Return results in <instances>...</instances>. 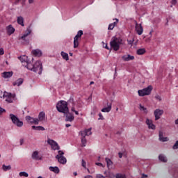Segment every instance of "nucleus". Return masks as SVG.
Listing matches in <instances>:
<instances>
[{"label":"nucleus","instance_id":"obj_9","mask_svg":"<svg viewBox=\"0 0 178 178\" xmlns=\"http://www.w3.org/2000/svg\"><path fill=\"white\" fill-rule=\"evenodd\" d=\"M47 143V144H49V145H50L53 151H58V152L60 151V147L59 146V144H58V142L55 141L53 139L48 138Z\"/></svg>","mask_w":178,"mask_h":178},{"label":"nucleus","instance_id":"obj_53","mask_svg":"<svg viewBox=\"0 0 178 178\" xmlns=\"http://www.w3.org/2000/svg\"><path fill=\"white\" fill-rule=\"evenodd\" d=\"M5 54V51H3V48H0V55H3Z\"/></svg>","mask_w":178,"mask_h":178},{"label":"nucleus","instance_id":"obj_57","mask_svg":"<svg viewBox=\"0 0 178 178\" xmlns=\"http://www.w3.org/2000/svg\"><path fill=\"white\" fill-rule=\"evenodd\" d=\"M84 178H92V176L87 175V176H85Z\"/></svg>","mask_w":178,"mask_h":178},{"label":"nucleus","instance_id":"obj_43","mask_svg":"<svg viewBox=\"0 0 178 178\" xmlns=\"http://www.w3.org/2000/svg\"><path fill=\"white\" fill-rule=\"evenodd\" d=\"M105 118H104V115H102V113H99V120H104Z\"/></svg>","mask_w":178,"mask_h":178},{"label":"nucleus","instance_id":"obj_60","mask_svg":"<svg viewBox=\"0 0 178 178\" xmlns=\"http://www.w3.org/2000/svg\"><path fill=\"white\" fill-rule=\"evenodd\" d=\"M2 94H3V92L2 90H0V98H2Z\"/></svg>","mask_w":178,"mask_h":178},{"label":"nucleus","instance_id":"obj_46","mask_svg":"<svg viewBox=\"0 0 178 178\" xmlns=\"http://www.w3.org/2000/svg\"><path fill=\"white\" fill-rule=\"evenodd\" d=\"M95 165H97V166H101L102 168H105V165L102 164V163H96Z\"/></svg>","mask_w":178,"mask_h":178},{"label":"nucleus","instance_id":"obj_25","mask_svg":"<svg viewBox=\"0 0 178 178\" xmlns=\"http://www.w3.org/2000/svg\"><path fill=\"white\" fill-rule=\"evenodd\" d=\"M71 112L75 113V115H79V106L74 104L71 108Z\"/></svg>","mask_w":178,"mask_h":178},{"label":"nucleus","instance_id":"obj_13","mask_svg":"<svg viewBox=\"0 0 178 178\" xmlns=\"http://www.w3.org/2000/svg\"><path fill=\"white\" fill-rule=\"evenodd\" d=\"M135 30L138 35H141L144 33V28L141 24L137 23V21H135Z\"/></svg>","mask_w":178,"mask_h":178},{"label":"nucleus","instance_id":"obj_8","mask_svg":"<svg viewBox=\"0 0 178 178\" xmlns=\"http://www.w3.org/2000/svg\"><path fill=\"white\" fill-rule=\"evenodd\" d=\"M58 154L56 156V159L58 160V162L61 163V165H66L67 160L65 156H63V155H65V152L62 150H58Z\"/></svg>","mask_w":178,"mask_h":178},{"label":"nucleus","instance_id":"obj_54","mask_svg":"<svg viewBox=\"0 0 178 178\" xmlns=\"http://www.w3.org/2000/svg\"><path fill=\"white\" fill-rule=\"evenodd\" d=\"M171 3H172V5H176V3H177V1L172 0Z\"/></svg>","mask_w":178,"mask_h":178},{"label":"nucleus","instance_id":"obj_45","mask_svg":"<svg viewBox=\"0 0 178 178\" xmlns=\"http://www.w3.org/2000/svg\"><path fill=\"white\" fill-rule=\"evenodd\" d=\"M96 178H105V176L102 175V174H97Z\"/></svg>","mask_w":178,"mask_h":178},{"label":"nucleus","instance_id":"obj_22","mask_svg":"<svg viewBox=\"0 0 178 178\" xmlns=\"http://www.w3.org/2000/svg\"><path fill=\"white\" fill-rule=\"evenodd\" d=\"M24 81L23 80V79L19 78L13 83V86L14 87H20V86H22V84H23Z\"/></svg>","mask_w":178,"mask_h":178},{"label":"nucleus","instance_id":"obj_39","mask_svg":"<svg viewBox=\"0 0 178 178\" xmlns=\"http://www.w3.org/2000/svg\"><path fill=\"white\" fill-rule=\"evenodd\" d=\"M155 99H156V101H162V97H161V95H156L154 97Z\"/></svg>","mask_w":178,"mask_h":178},{"label":"nucleus","instance_id":"obj_41","mask_svg":"<svg viewBox=\"0 0 178 178\" xmlns=\"http://www.w3.org/2000/svg\"><path fill=\"white\" fill-rule=\"evenodd\" d=\"M44 130H45V128H44V127L38 126L37 131H44Z\"/></svg>","mask_w":178,"mask_h":178},{"label":"nucleus","instance_id":"obj_51","mask_svg":"<svg viewBox=\"0 0 178 178\" xmlns=\"http://www.w3.org/2000/svg\"><path fill=\"white\" fill-rule=\"evenodd\" d=\"M35 1V0H28V3H29V5H33Z\"/></svg>","mask_w":178,"mask_h":178},{"label":"nucleus","instance_id":"obj_10","mask_svg":"<svg viewBox=\"0 0 178 178\" xmlns=\"http://www.w3.org/2000/svg\"><path fill=\"white\" fill-rule=\"evenodd\" d=\"M33 33V28L31 26H28L24 32V33L19 38L22 41H27V37Z\"/></svg>","mask_w":178,"mask_h":178},{"label":"nucleus","instance_id":"obj_34","mask_svg":"<svg viewBox=\"0 0 178 178\" xmlns=\"http://www.w3.org/2000/svg\"><path fill=\"white\" fill-rule=\"evenodd\" d=\"M145 52H147V51L144 48L139 49L136 51L137 55H144V54H145Z\"/></svg>","mask_w":178,"mask_h":178},{"label":"nucleus","instance_id":"obj_23","mask_svg":"<svg viewBox=\"0 0 178 178\" xmlns=\"http://www.w3.org/2000/svg\"><path fill=\"white\" fill-rule=\"evenodd\" d=\"M112 111V104L107 103V107H104L102 109V112L104 113H109Z\"/></svg>","mask_w":178,"mask_h":178},{"label":"nucleus","instance_id":"obj_28","mask_svg":"<svg viewBox=\"0 0 178 178\" xmlns=\"http://www.w3.org/2000/svg\"><path fill=\"white\" fill-rule=\"evenodd\" d=\"M33 55H35V56H42V51L41 50L36 49L32 51Z\"/></svg>","mask_w":178,"mask_h":178},{"label":"nucleus","instance_id":"obj_19","mask_svg":"<svg viewBox=\"0 0 178 178\" xmlns=\"http://www.w3.org/2000/svg\"><path fill=\"white\" fill-rule=\"evenodd\" d=\"M19 60H21L23 66H24L25 67L26 66H27V65H29V63H31L29 61V58H27V56H22L19 57Z\"/></svg>","mask_w":178,"mask_h":178},{"label":"nucleus","instance_id":"obj_3","mask_svg":"<svg viewBox=\"0 0 178 178\" xmlns=\"http://www.w3.org/2000/svg\"><path fill=\"white\" fill-rule=\"evenodd\" d=\"M79 134L81 135V141L82 144V147H86L87 145V139H86V136H91V128L85 129L84 131H81L79 132Z\"/></svg>","mask_w":178,"mask_h":178},{"label":"nucleus","instance_id":"obj_31","mask_svg":"<svg viewBox=\"0 0 178 178\" xmlns=\"http://www.w3.org/2000/svg\"><path fill=\"white\" fill-rule=\"evenodd\" d=\"M2 170L4 172H8V170H12V165H6L5 164H3L2 165Z\"/></svg>","mask_w":178,"mask_h":178},{"label":"nucleus","instance_id":"obj_50","mask_svg":"<svg viewBox=\"0 0 178 178\" xmlns=\"http://www.w3.org/2000/svg\"><path fill=\"white\" fill-rule=\"evenodd\" d=\"M152 33H154V30H151L149 33V35H150V37L149 38V40H151V38L152 37Z\"/></svg>","mask_w":178,"mask_h":178},{"label":"nucleus","instance_id":"obj_20","mask_svg":"<svg viewBox=\"0 0 178 178\" xmlns=\"http://www.w3.org/2000/svg\"><path fill=\"white\" fill-rule=\"evenodd\" d=\"M13 76V72L10 71V72H3L1 73V76L3 79H10Z\"/></svg>","mask_w":178,"mask_h":178},{"label":"nucleus","instance_id":"obj_64","mask_svg":"<svg viewBox=\"0 0 178 178\" xmlns=\"http://www.w3.org/2000/svg\"><path fill=\"white\" fill-rule=\"evenodd\" d=\"M74 176H77V172H74Z\"/></svg>","mask_w":178,"mask_h":178},{"label":"nucleus","instance_id":"obj_37","mask_svg":"<svg viewBox=\"0 0 178 178\" xmlns=\"http://www.w3.org/2000/svg\"><path fill=\"white\" fill-rule=\"evenodd\" d=\"M19 175L20 177H29V173L24 171L20 172Z\"/></svg>","mask_w":178,"mask_h":178},{"label":"nucleus","instance_id":"obj_35","mask_svg":"<svg viewBox=\"0 0 178 178\" xmlns=\"http://www.w3.org/2000/svg\"><path fill=\"white\" fill-rule=\"evenodd\" d=\"M139 109H140V111H141V112H143L146 115H147V113H148V110L147 109V108H145L144 106H143L141 104L139 105Z\"/></svg>","mask_w":178,"mask_h":178},{"label":"nucleus","instance_id":"obj_52","mask_svg":"<svg viewBox=\"0 0 178 178\" xmlns=\"http://www.w3.org/2000/svg\"><path fill=\"white\" fill-rule=\"evenodd\" d=\"M86 163L84 161V160H82L81 161V165L83 168H86Z\"/></svg>","mask_w":178,"mask_h":178},{"label":"nucleus","instance_id":"obj_18","mask_svg":"<svg viewBox=\"0 0 178 178\" xmlns=\"http://www.w3.org/2000/svg\"><path fill=\"white\" fill-rule=\"evenodd\" d=\"M122 59L124 62H130V60H134V56L125 54L122 56Z\"/></svg>","mask_w":178,"mask_h":178},{"label":"nucleus","instance_id":"obj_16","mask_svg":"<svg viewBox=\"0 0 178 178\" xmlns=\"http://www.w3.org/2000/svg\"><path fill=\"white\" fill-rule=\"evenodd\" d=\"M31 158L33 161H41V159H42L40 156V152H38V151H34L31 154Z\"/></svg>","mask_w":178,"mask_h":178},{"label":"nucleus","instance_id":"obj_44","mask_svg":"<svg viewBox=\"0 0 178 178\" xmlns=\"http://www.w3.org/2000/svg\"><path fill=\"white\" fill-rule=\"evenodd\" d=\"M113 20H115V22L112 23V24H113V26L115 27L116 24H118L119 23V19L115 18Z\"/></svg>","mask_w":178,"mask_h":178},{"label":"nucleus","instance_id":"obj_32","mask_svg":"<svg viewBox=\"0 0 178 178\" xmlns=\"http://www.w3.org/2000/svg\"><path fill=\"white\" fill-rule=\"evenodd\" d=\"M60 55L63 58V59H65V60H69V54L65 51H61Z\"/></svg>","mask_w":178,"mask_h":178},{"label":"nucleus","instance_id":"obj_11","mask_svg":"<svg viewBox=\"0 0 178 178\" xmlns=\"http://www.w3.org/2000/svg\"><path fill=\"white\" fill-rule=\"evenodd\" d=\"M145 124L149 130H156V125L154 124V121L149 118H146Z\"/></svg>","mask_w":178,"mask_h":178},{"label":"nucleus","instance_id":"obj_14","mask_svg":"<svg viewBox=\"0 0 178 178\" xmlns=\"http://www.w3.org/2000/svg\"><path fill=\"white\" fill-rule=\"evenodd\" d=\"M26 120L28 123H30L31 124H38L39 120L38 118H35L31 116H26Z\"/></svg>","mask_w":178,"mask_h":178},{"label":"nucleus","instance_id":"obj_24","mask_svg":"<svg viewBox=\"0 0 178 178\" xmlns=\"http://www.w3.org/2000/svg\"><path fill=\"white\" fill-rule=\"evenodd\" d=\"M159 161H160V162H163V163H166V162H168V157L166 155L161 154L159 155Z\"/></svg>","mask_w":178,"mask_h":178},{"label":"nucleus","instance_id":"obj_49","mask_svg":"<svg viewBox=\"0 0 178 178\" xmlns=\"http://www.w3.org/2000/svg\"><path fill=\"white\" fill-rule=\"evenodd\" d=\"M104 48H106V49H109V47H108L107 44H105V42H102Z\"/></svg>","mask_w":178,"mask_h":178},{"label":"nucleus","instance_id":"obj_61","mask_svg":"<svg viewBox=\"0 0 178 178\" xmlns=\"http://www.w3.org/2000/svg\"><path fill=\"white\" fill-rule=\"evenodd\" d=\"M175 124H178V118L175 120Z\"/></svg>","mask_w":178,"mask_h":178},{"label":"nucleus","instance_id":"obj_58","mask_svg":"<svg viewBox=\"0 0 178 178\" xmlns=\"http://www.w3.org/2000/svg\"><path fill=\"white\" fill-rule=\"evenodd\" d=\"M32 129H33V130H37L38 127H36V126H32Z\"/></svg>","mask_w":178,"mask_h":178},{"label":"nucleus","instance_id":"obj_33","mask_svg":"<svg viewBox=\"0 0 178 178\" xmlns=\"http://www.w3.org/2000/svg\"><path fill=\"white\" fill-rule=\"evenodd\" d=\"M81 39H78L77 38H74V48H79V42Z\"/></svg>","mask_w":178,"mask_h":178},{"label":"nucleus","instance_id":"obj_56","mask_svg":"<svg viewBox=\"0 0 178 178\" xmlns=\"http://www.w3.org/2000/svg\"><path fill=\"white\" fill-rule=\"evenodd\" d=\"M142 177L143 178H146V177H148V175H145V174H143L142 175Z\"/></svg>","mask_w":178,"mask_h":178},{"label":"nucleus","instance_id":"obj_21","mask_svg":"<svg viewBox=\"0 0 178 178\" xmlns=\"http://www.w3.org/2000/svg\"><path fill=\"white\" fill-rule=\"evenodd\" d=\"M6 31L8 35H12L15 31V28L12 25H8L6 26Z\"/></svg>","mask_w":178,"mask_h":178},{"label":"nucleus","instance_id":"obj_30","mask_svg":"<svg viewBox=\"0 0 178 178\" xmlns=\"http://www.w3.org/2000/svg\"><path fill=\"white\" fill-rule=\"evenodd\" d=\"M17 22L18 24H20V26H22V27H24V19L23 17H18Z\"/></svg>","mask_w":178,"mask_h":178},{"label":"nucleus","instance_id":"obj_26","mask_svg":"<svg viewBox=\"0 0 178 178\" xmlns=\"http://www.w3.org/2000/svg\"><path fill=\"white\" fill-rule=\"evenodd\" d=\"M38 119L39 122H44V120H45V113L44 111L40 112Z\"/></svg>","mask_w":178,"mask_h":178},{"label":"nucleus","instance_id":"obj_2","mask_svg":"<svg viewBox=\"0 0 178 178\" xmlns=\"http://www.w3.org/2000/svg\"><path fill=\"white\" fill-rule=\"evenodd\" d=\"M56 109L58 112H60V113H67V112H69L67 102L65 100L59 101L56 104Z\"/></svg>","mask_w":178,"mask_h":178},{"label":"nucleus","instance_id":"obj_59","mask_svg":"<svg viewBox=\"0 0 178 178\" xmlns=\"http://www.w3.org/2000/svg\"><path fill=\"white\" fill-rule=\"evenodd\" d=\"M23 143H24V140L23 139L20 140V145H23Z\"/></svg>","mask_w":178,"mask_h":178},{"label":"nucleus","instance_id":"obj_29","mask_svg":"<svg viewBox=\"0 0 178 178\" xmlns=\"http://www.w3.org/2000/svg\"><path fill=\"white\" fill-rule=\"evenodd\" d=\"M49 169L51 172H54V173H59L60 172L59 168L58 166H50Z\"/></svg>","mask_w":178,"mask_h":178},{"label":"nucleus","instance_id":"obj_5","mask_svg":"<svg viewBox=\"0 0 178 178\" xmlns=\"http://www.w3.org/2000/svg\"><path fill=\"white\" fill-rule=\"evenodd\" d=\"M10 119L12 121V123H13L15 126H17V127H23V121L20 120L17 115L11 113L10 114Z\"/></svg>","mask_w":178,"mask_h":178},{"label":"nucleus","instance_id":"obj_4","mask_svg":"<svg viewBox=\"0 0 178 178\" xmlns=\"http://www.w3.org/2000/svg\"><path fill=\"white\" fill-rule=\"evenodd\" d=\"M122 44V39L118 38H113L110 42V45L114 51H119Z\"/></svg>","mask_w":178,"mask_h":178},{"label":"nucleus","instance_id":"obj_27","mask_svg":"<svg viewBox=\"0 0 178 178\" xmlns=\"http://www.w3.org/2000/svg\"><path fill=\"white\" fill-rule=\"evenodd\" d=\"M105 161H106V166L108 169H111V168H112V165H113V162H112V160H111V159L108 157L105 159Z\"/></svg>","mask_w":178,"mask_h":178},{"label":"nucleus","instance_id":"obj_17","mask_svg":"<svg viewBox=\"0 0 178 178\" xmlns=\"http://www.w3.org/2000/svg\"><path fill=\"white\" fill-rule=\"evenodd\" d=\"M159 140L161 143H166L169 141V138L168 137H164L163 132L162 131H160L159 132Z\"/></svg>","mask_w":178,"mask_h":178},{"label":"nucleus","instance_id":"obj_12","mask_svg":"<svg viewBox=\"0 0 178 178\" xmlns=\"http://www.w3.org/2000/svg\"><path fill=\"white\" fill-rule=\"evenodd\" d=\"M164 111L163 109L157 108L154 111V120H159L162 115H163Z\"/></svg>","mask_w":178,"mask_h":178},{"label":"nucleus","instance_id":"obj_47","mask_svg":"<svg viewBox=\"0 0 178 178\" xmlns=\"http://www.w3.org/2000/svg\"><path fill=\"white\" fill-rule=\"evenodd\" d=\"M6 112V110H5L4 108L0 107V115H2V113Z\"/></svg>","mask_w":178,"mask_h":178},{"label":"nucleus","instance_id":"obj_63","mask_svg":"<svg viewBox=\"0 0 178 178\" xmlns=\"http://www.w3.org/2000/svg\"><path fill=\"white\" fill-rule=\"evenodd\" d=\"M104 175H105V176H106V175H108V172L104 171Z\"/></svg>","mask_w":178,"mask_h":178},{"label":"nucleus","instance_id":"obj_42","mask_svg":"<svg viewBox=\"0 0 178 178\" xmlns=\"http://www.w3.org/2000/svg\"><path fill=\"white\" fill-rule=\"evenodd\" d=\"M113 29H115V25H113L112 23L108 25V30H112Z\"/></svg>","mask_w":178,"mask_h":178},{"label":"nucleus","instance_id":"obj_15","mask_svg":"<svg viewBox=\"0 0 178 178\" xmlns=\"http://www.w3.org/2000/svg\"><path fill=\"white\" fill-rule=\"evenodd\" d=\"M63 115L65 116V122H73L74 120V115L69 112V110L67 113H63Z\"/></svg>","mask_w":178,"mask_h":178},{"label":"nucleus","instance_id":"obj_1","mask_svg":"<svg viewBox=\"0 0 178 178\" xmlns=\"http://www.w3.org/2000/svg\"><path fill=\"white\" fill-rule=\"evenodd\" d=\"M28 70L31 72H34L35 73H38L41 74L42 73V63L40 60H37L35 63H30L26 65Z\"/></svg>","mask_w":178,"mask_h":178},{"label":"nucleus","instance_id":"obj_62","mask_svg":"<svg viewBox=\"0 0 178 178\" xmlns=\"http://www.w3.org/2000/svg\"><path fill=\"white\" fill-rule=\"evenodd\" d=\"M70 126H72L71 124H65V127H70Z\"/></svg>","mask_w":178,"mask_h":178},{"label":"nucleus","instance_id":"obj_6","mask_svg":"<svg viewBox=\"0 0 178 178\" xmlns=\"http://www.w3.org/2000/svg\"><path fill=\"white\" fill-rule=\"evenodd\" d=\"M2 98H3L5 102H8V104H12V102L16 99V95H12V93L4 92L2 94Z\"/></svg>","mask_w":178,"mask_h":178},{"label":"nucleus","instance_id":"obj_55","mask_svg":"<svg viewBox=\"0 0 178 178\" xmlns=\"http://www.w3.org/2000/svg\"><path fill=\"white\" fill-rule=\"evenodd\" d=\"M118 156H119V158H122L123 153H122V152L118 153Z\"/></svg>","mask_w":178,"mask_h":178},{"label":"nucleus","instance_id":"obj_36","mask_svg":"<svg viewBox=\"0 0 178 178\" xmlns=\"http://www.w3.org/2000/svg\"><path fill=\"white\" fill-rule=\"evenodd\" d=\"M81 35H83V31L80 30L77 32V34L75 35L74 38L81 40Z\"/></svg>","mask_w":178,"mask_h":178},{"label":"nucleus","instance_id":"obj_38","mask_svg":"<svg viewBox=\"0 0 178 178\" xmlns=\"http://www.w3.org/2000/svg\"><path fill=\"white\" fill-rule=\"evenodd\" d=\"M106 177L115 178V174H113V172H108L106 175Z\"/></svg>","mask_w":178,"mask_h":178},{"label":"nucleus","instance_id":"obj_7","mask_svg":"<svg viewBox=\"0 0 178 178\" xmlns=\"http://www.w3.org/2000/svg\"><path fill=\"white\" fill-rule=\"evenodd\" d=\"M152 91V86H149L142 90H138V94L139 97H145L147 95H150Z\"/></svg>","mask_w":178,"mask_h":178},{"label":"nucleus","instance_id":"obj_40","mask_svg":"<svg viewBox=\"0 0 178 178\" xmlns=\"http://www.w3.org/2000/svg\"><path fill=\"white\" fill-rule=\"evenodd\" d=\"M172 149H178V140H177L173 145Z\"/></svg>","mask_w":178,"mask_h":178},{"label":"nucleus","instance_id":"obj_48","mask_svg":"<svg viewBox=\"0 0 178 178\" xmlns=\"http://www.w3.org/2000/svg\"><path fill=\"white\" fill-rule=\"evenodd\" d=\"M129 45H133V43L134 42V39L131 40H127Z\"/></svg>","mask_w":178,"mask_h":178}]
</instances>
